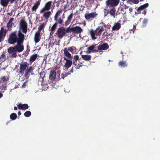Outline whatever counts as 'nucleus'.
I'll return each instance as SVG.
<instances>
[{
    "label": "nucleus",
    "mask_w": 160,
    "mask_h": 160,
    "mask_svg": "<svg viewBox=\"0 0 160 160\" xmlns=\"http://www.w3.org/2000/svg\"><path fill=\"white\" fill-rule=\"evenodd\" d=\"M7 32V30L4 28L2 27L1 28L0 32V43L3 40Z\"/></svg>",
    "instance_id": "nucleus-7"
},
{
    "label": "nucleus",
    "mask_w": 160,
    "mask_h": 160,
    "mask_svg": "<svg viewBox=\"0 0 160 160\" xmlns=\"http://www.w3.org/2000/svg\"><path fill=\"white\" fill-rule=\"evenodd\" d=\"M72 29H73V28H70V27H68V28H67L66 29V32H70L71 31H72Z\"/></svg>",
    "instance_id": "nucleus-39"
},
{
    "label": "nucleus",
    "mask_w": 160,
    "mask_h": 160,
    "mask_svg": "<svg viewBox=\"0 0 160 160\" xmlns=\"http://www.w3.org/2000/svg\"><path fill=\"white\" fill-rule=\"evenodd\" d=\"M39 4L40 3L39 2H37L33 6L32 10L33 11H36V9L38 8Z\"/></svg>",
    "instance_id": "nucleus-30"
},
{
    "label": "nucleus",
    "mask_w": 160,
    "mask_h": 160,
    "mask_svg": "<svg viewBox=\"0 0 160 160\" xmlns=\"http://www.w3.org/2000/svg\"><path fill=\"white\" fill-rule=\"evenodd\" d=\"M109 48V46L108 44L105 43L101 45H99L98 47V50H104L107 49Z\"/></svg>",
    "instance_id": "nucleus-12"
},
{
    "label": "nucleus",
    "mask_w": 160,
    "mask_h": 160,
    "mask_svg": "<svg viewBox=\"0 0 160 160\" xmlns=\"http://www.w3.org/2000/svg\"><path fill=\"white\" fill-rule=\"evenodd\" d=\"M31 114V112L30 111H27L25 112L24 115L25 117H28L30 116Z\"/></svg>",
    "instance_id": "nucleus-36"
},
{
    "label": "nucleus",
    "mask_w": 160,
    "mask_h": 160,
    "mask_svg": "<svg viewBox=\"0 0 160 160\" xmlns=\"http://www.w3.org/2000/svg\"><path fill=\"white\" fill-rule=\"evenodd\" d=\"M72 17V14H70L68 17V21H71Z\"/></svg>",
    "instance_id": "nucleus-40"
},
{
    "label": "nucleus",
    "mask_w": 160,
    "mask_h": 160,
    "mask_svg": "<svg viewBox=\"0 0 160 160\" xmlns=\"http://www.w3.org/2000/svg\"><path fill=\"white\" fill-rule=\"evenodd\" d=\"M16 0H8L9 2H11V3H12L14 1H16Z\"/></svg>",
    "instance_id": "nucleus-48"
},
{
    "label": "nucleus",
    "mask_w": 160,
    "mask_h": 160,
    "mask_svg": "<svg viewBox=\"0 0 160 160\" xmlns=\"http://www.w3.org/2000/svg\"><path fill=\"white\" fill-rule=\"evenodd\" d=\"M82 31V29L80 27L76 26L73 28L72 32H73L80 33Z\"/></svg>",
    "instance_id": "nucleus-16"
},
{
    "label": "nucleus",
    "mask_w": 160,
    "mask_h": 160,
    "mask_svg": "<svg viewBox=\"0 0 160 160\" xmlns=\"http://www.w3.org/2000/svg\"><path fill=\"white\" fill-rule=\"evenodd\" d=\"M14 21V19L13 18H11L7 24V27L9 29L11 30V27L12 24V22Z\"/></svg>",
    "instance_id": "nucleus-20"
},
{
    "label": "nucleus",
    "mask_w": 160,
    "mask_h": 160,
    "mask_svg": "<svg viewBox=\"0 0 160 160\" xmlns=\"http://www.w3.org/2000/svg\"><path fill=\"white\" fill-rule=\"evenodd\" d=\"M66 34V29L64 27L59 28L57 32V34L60 38H62L63 36Z\"/></svg>",
    "instance_id": "nucleus-5"
},
{
    "label": "nucleus",
    "mask_w": 160,
    "mask_h": 160,
    "mask_svg": "<svg viewBox=\"0 0 160 160\" xmlns=\"http://www.w3.org/2000/svg\"><path fill=\"white\" fill-rule=\"evenodd\" d=\"M61 13H62V11L61 10H59V11H58L56 13L54 17V20L55 21L57 20V18H58V17L61 14Z\"/></svg>",
    "instance_id": "nucleus-33"
},
{
    "label": "nucleus",
    "mask_w": 160,
    "mask_h": 160,
    "mask_svg": "<svg viewBox=\"0 0 160 160\" xmlns=\"http://www.w3.org/2000/svg\"><path fill=\"white\" fill-rule=\"evenodd\" d=\"M19 109H26L28 108V106L27 104H22L20 103L18 105Z\"/></svg>",
    "instance_id": "nucleus-18"
},
{
    "label": "nucleus",
    "mask_w": 160,
    "mask_h": 160,
    "mask_svg": "<svg viewBox=\"0 0 160 160\" xmlns=\"http://www.w3.org/2000/svg\"><path fill=\"white\" fill-rule=\"evenodd\" d=\"M40 12V13H43V16L46 19H48L51 14V12L50 11H44L43 12H41V10Z\"/></svg>",
    "instance_id": "nucleus-17"
},
{
    "label": "nucleus",
    "mask_w": 160,
    "mask_h": 160,
    "mask_svg": "<svg viewBox=\"0 0 160 160\" xmlns=\"http://www.w3.org/2000/svg\"><path fill=\"white\" fill-rule=\"evenodd\" d=\"M148 20L146 19H144L143 21V25H145L147 23Z\"/></svg>",
    "instance_id": "nucleus-43"
},
{
    "label": "nucleus",
    "mask_w": 160,
    "mask_h": 160,
    "mask_svg": "<svg viewBox=\"0 0 160 160\" xmlns=\"http://www.w3.org/2000/svg\"><path fill=\"white\" fill-rule=\"evenodd\" d=\"M17 117V114L15 113H12L11 114L10 116V118L12 120H15Z\"/></svg>",
    "instance_id": "nucleus-32"
},
{
    "label": "nucleus",
    "mask_w": 160,
    "mask_h": 160,
    "mask_svg": "<svg viewBox=\"0 0 160 160\" xmlns=\"http://www.w3.org/2000/svg\"><path fill=\"white\" fill-rule=\"evenodd\" d=\"M64 59L66 61L64 67L67 69L71 67L72 64V62L71 60L67 59L66 57H64Z\"/></svg>",
    "instance_id": "nucleus-11"
},
{
    "label": "nucleus",
    "mask_w": 160,
    "mask_h": 160,
    "mask_svg": "<svg viewBox=\"0 0 160 160\" xmlns=\"http://www.w3.org/2000/svg\"><path fill=\"white\" fill-rule=\"evenodd\" d=\"M79 59V57L78 55H76L74 56V59L75 61L78 60Z\"/></svg>",
    "instance_id": "nucleus-42"
},
{
    "label": "nucleus",
    "mask_w": 160,
    "mask_h": 160,
    "mask_svg": "<svg viewBox=\"0 0 160 160\" xmlns=\"http://www.w3.org/2000/svg\"><path fill=\"white\" fill-rule=\"evenodd\" d=\"M27 30V25L26 22L23 20H21L20 23L19 30L18 35H17L16 31L12 33L10 36L8 40V42L11 44H14L16 42H23L24 39V35L22 32L26 33Z\"/></svg>",
    "instance_id": "nucleus-1"
},
{
    "label": "nucleus",
    "mask_w": 160,
    "mask_h": 160,
    "mask_svg": "<svg viewBox=\"0 0 160 160\" xmlns=\"http://www.w3.org/2000/svg\"><path fill=\"white\" fill-rule=\"evenodd\" d=\"M28 66V64L26 62L22 63L20 65V72L21 73H23L24 71L26 70Z\"/></svg>",
    "instance_id": "nucleus-9"
},
{
    "label": "nucleus",
    "mask_w": 160,
    "mask_h": 160,
    "mask_svg": "<svg viewBox=\"0 0 160 160\" xmlns=\"http://www.w3.org/2000/svg\"><path fill=\"white\" fill-rule=\"evenodd\" d=\"M63 52L64 55L67 57L68 59H72V57L71 54L68 52V49L65 48L63 49Z\"/></svg>",
    "instance_id": "nucleus-15"
},
{
    "label": "nucleus",
    "mask_w": 160,
    "mask_h": 160,
    "mask_svg": "<svg viewBox=\"0 0 160 160\" xmlns=\"http://www.w3.org/2000/svg\"><path fill=\"white\" fill-rule=\"evenodd\" d=\"M121 54H123V52L122 51H121Z\"/></svg>",
    "instance_id": "nucleus-52"
},
{
    "label": "nucleus",
    "mask_w": 160,
    "mask_h": 160,
    "mask_svg": "<svg viewBox=\"0 0 160 160\" xmlns=\"http://www.w3.org/2000/svg\"><path fill=\"white\" fill-rule=\"evenodd\" d=\"M62 78L63 79H64V77H63L62 76Z\"/></svg>",
    "instance_id": "nucleus-57"
},
{
    "label": "nucleus",
    "mask_w": 160,
    "mask_h": 160,
    "mask_svg": "<svg viewBox=\"0 0 160 160\" xmlns=\"http://www.w3.org/2000/svg\"><path fill=\"white\" fill-rule=\"evenodd\" d=\"M32 70V67H31L29 68V69L28 70V72H31Z\"/></svg>",
    "instance_id": "nucleus-44"
},
{
    "label": "nucleus",
    "mask_w": 160,
    "mask_h": 160,
    "mask_svg": "<svg viewBox=\"0 0 160 160\" xmlns=\"http://www.w3.org/2000/svg\"><path fill=\"white\" fill-rule=\"evenodd\" d=\"M136 29V27L135 26H133V28L132 29V30L133 31V32H134V31Z\"/></svg>",
    "instance_id": "nucleus-46"
},
{
    "label": "nucleus",
    "mask_w": 160,
    "mask_h": 160,
    "mask_svg": "<svg viewBox=\"0 0 160 160\" xmlns=\"http://www.w3.org/2000/svg\"><path fill=\"white\" fill-rule=\"evenodd\" d=\"M17 109H18L16 107H14V110H17Z\"/></svg>",
    "instance_id": "nucleus-50"
},
{
    "label": "nucleus",
    "mask_w": 160,
    "mask_h": 160,
    "mask_svg": "<svg viewBox=\"0 0 160 160\" xmlns=\"http://www.w3.org/2000/svg\"><path fill=\"white\" fill-rule=\"evenodd\" d=\"M45 24L44 23H43L42 24L39 26V27L38 28V30L37 31H39V32H40L44 28V27L45 26Z\"/></svg>",
    "instance_id": "nucleus-35"
},
{
    "label": "nucleus",
    "mask_w": 160,
    "mask_h": 160,
    "mask_svg": "<svg viewBox=\"0 0 160 160\" xmlns=\"http://www.w3.org/2000/svg\"><path fill=\"white\" fill-rule=\"evenodd\" d=\"M149 6V4L148 3H146L144 5L140 6L138 9V10H140L144 9L147 8Z\"/></svg>",
    "instance_id": "nucleus-25"
},
{
    "label": "nucleus",
    "mask_w": 160,
    "mask_h": 160,
    "mask_svg": "<svg viewBox=\"0 0 160 160\" xmlns=\"http://www.w3.org/2000/svg\"><path fill=\"white\" fill-rule=\"evenodd\" d=\"M57 26V24H54L51 28V29L52 31H54Z\"/></svg>",
    "instance_id": "nucleus-37"
},
{
    "label": "nucleus",
    "mask_w": 160,
    "mask_h": 160,
    "mask_svg": "<svg viewBox=\"0 0 160 160\" xmlns=\"http://www.w3.org/2000/svg\"><path fill=\"white\" fill-rule=\"evenodd\" d=\"M104 25H103L102 26L98 27L95 30H91L90 34L92 39H95L96 38V36H98L100 35L102 32L104 30Z\"/></svg>",
    "instance_id": "nucleus-3"
},
{
    "label": "nucleus",
    "mask_w": 160,
    "mask_h": 160,
    "mask_svg": "<svg viewBox=\"0 0 160 160\" xmlns=\"http://www.w3.org/2000/svg\"><path fill=\"white\" fill-rule=\"evenodd\" d=\"M3 96V94L0 92V98H2Z\"/></svg>",
    "instance_id": "nucleus-49"
},
{
    "label": "nucleus",
    "mask_w": 160,
    "mask_h": 160,
    "mask_svg": "<svg viewBox=\"0 0 160 160\" xmlns=\"http://www.w3.org/2000/svg\"><path fill=\"white\" fill-rule=\"evenodd\" d=\"M58 74H60L59 72H58ZM59 77H60V75H58V78H60V77H59Z\"/></svg>",
    "instance_id": "nucleus-53"
},
{
    "label": "nucleus",
    "mask_w": 160,
    "mask_h": 160,
    "mask_svg": "<svg viewBox=\"0 0 160 160\" xmlns=\"http://www.w3.org/2000/svg\"><path fill=\"white\" fill-rule=\"evenodd\" d=\"M18 115H21V113L20 112H18Z\"/></svg>",
    "instance_id": "nucleus-51"
},
{
    "label": "nucleus",
    "mask_w": 160,
    "mask_h": 160,
    "mask_svg": "<svg viewBox=\"0 0 160 160\" xmlns=\"http://www.w3.org/2000/svg\"><path fill=\"white\" fill-rule=\"evenodd\" d=\"M52 2L51 1H49L47 2L44 7L41 9V12H43L44 11L49 10L51 7Z\"/></svg>",
    "instance_id": "nucleus-10"
},
{
    "label": "nucleus",
    "mask_w": 160,
    "mask_h": 160,
    "mask_svg": "<svg viewBox=\"0 0 160 160\" xmlns=\"http://www.w3.org/2000/svg\"><path fill=\"white\" fill-rule=\"evenodd\" d=\"M37 57V54L33 55L31 56L30 61L31 62H34Z\"/></svg>",
    "instance_id": "nucleus-31"
},
{
    "label": "nucleus",
    "mask_w": 160,
    "mask_h": 160,
    "mask_svg": "<svg viewBox=\"0 0 160 160\" xmlns=\"http://www.w3.org/2000/svg\"><path fill=\"white\" fill-rule=\"evenodd\" d=\"M119 2V0H108L106 3L108 5L112 7H115L118 5Z\"/></svg>",
    "instance_id": "nucleus-6"
},
{
    "label": "nucleus",
    "mask_w": 160,
    "mask_h": 160,
    "mask_svg": "<svg viewBox=\"0 0 160 160\" xmlns=\"http://www.w3.org/2000/svg\"><path fill=\"white\" fill-rule=\"evenodd\" d=\"M98 51V47H96V45L90 46L87 48V52L88 53L97 52Z\"/></svg>",
    "instance_id": "nucleus-8"
},
{
    "label": "nucleus",
    "mask_w": 160,
    "mask_h": 160,
    "mask_svg": "<svg viewBox=\"0 0 160 160\" xmlns=\"http://www.w3.org/2000/svg\"><path fill=\"white\" fill-rule=\"evenodd\" d=\"M120 7L118 9V10H119L120 9H121V10L122 11L123 8H128V6H126V5L123 4V3H120Z\"/></svg>",
    "instance_id": "nucleus-34"
},
{
    "label": "nucleus",
    "mask_w": 160,
    "mask_h": 160,
    "mask_svg": "<svg viewBox=\"0 0 160 160\" xmlns=\"http://www.w3.org/2000/svg\"><path fill=\"white\" fill-rule=\"evenodd\" d=\"M57 21L58 23L59 24H61L63 22L61 18H59L58 20L57 19Z\"/></svg>",
    "instance_id": "nucleus-41"
},
{
    "label": "nucleus",
    "mask_w": 160,
    "mask_h": 160,
    "mask_svg": "<svg viewBox=\"0 0 160 160\" xmlns=\"http://www.w3.org/2000/svg\"><path fill=\"white\" fill-rule=\"evenodd\" d=\"M97 15L95 12H92L91 13H87L85 15V18L87 20H91L96 18Z\"/></svg>",
    "instance_id": "nucleus-4"
},
{
    "label": "nucleus",
    "mask_w": 160,
    "mask_h": 160,
    "mask_svg": "<svg viewBox=\"0 0 160 160\" xmlns=\"http://www.w3.org/2000/svg\"><path fill=\"white\" fill-rule=\"evenodd\" d=\"M116 10L114 8H112L109 11L110 13L111 16H113L114 18H115V13Z\"/></svg>",
    "instance_id": "nucleus-28"
},
{
    "label": "nucleus",
    "mask_w": 160,
    "mask_h": 160,
    "mask_svg": "<svg viewBox=\"0 0 160 160\" xmlns=\"http://www.w3.org/2000/svg\"><path fill=\"white\" fill-rule=\"evenodd\" d=\"M8 80V77L3 76L0 78V82L3 83H6L7 81Z\"/></svg>",
    "instance_id": "nucleus-22"
},
{
    "label": "nucleus",
    "mask_w": 160,
    "mask_h": 160,
    "mask_svg": "<svg viewBox=\"0 0 160 160\" xmlns=\"http://www.w3.org/2000/svg\"><path fill=\"white\" fill-rule=\"evenodd\" d=\"M121 27V24L119 22L115 23L112 28V30L117 31L119 30Z\"/></svg>",
    "instance_id": "nucleus-13"
},
{
    "label": "nucleus",
    "mask_w": 160,
    "mask_h": 160,
    "mask_svg": "<svg viewBox=\"0 0 160 160\" xmlns=\"http://www.w3.org/2000/svg\"><path fill=\"white\" fill-rule=\"evenodd\" d=\"M144 0H140V1H143Z\"/></svg>",
    "instance_id": "nucleus-56"
},
{
    "label": "nucleus",
    "mask_w": 160,
    "mask_h": 160,
    "mask_svg": "<svg viewBox=\"0 0 160 160\" xmlns=\"http://www.w3.org/2000/svg\"><path fill=\"white\" fill-rule=\"evenodd\" d=\"M6 83H3L0 82V89L5 90H6Z\"/></svg>",
    "instance_id": "nucleus-24"
},
{
    "label": "nucleus",
    "mask_w": 160,
    "mask_h": 160,
    "mask_svg": "<svg viewBox=\"0 0 160 160\" xmlns=\"http://www.w3.org/2000/svg\"><path fill=\"white\" fill-rule=\"evenodd\" d=\"M0 1L1 4L4 7L7 6L9 2L8 0H0Z\"/></svg>",
    "instance_id": "nucleus-23"
},
{
    "label": "nucleus",
    "mask_w": 160,
    "mask_h": 160,
    "mask_svg": "<svg viewBox=\"0 0 160 160\" xmlns=\"http://www.w3.org/2000/svg\"><path fill=\"white\" fill-rule=\"evenodd\" d=\"M22 42L17 43V45L13 47H10L8 49V51L9 53H12V56L16 57L17 56L16 52H21L24 49V47L22 43Z\"/></svg>",
    "instance_id": "nucleus-2"
},
{
    "label": "nucleus",
    "mask_w": 160,
    "mask_h": 160,
    "mask_svg": "<svg viewBox=\"0 0 160 160\" xmlns=\"http://www.w3.org/2000/svg\"><path fill=\"white\" fill-rule=\"evenodd\" d=\"M68 50L69 52H72V53H73L75 52L76 48L75 47H72L68 48Z\"/></svg>",
    "instance_id": "nucleus-29"
},
{
    "label": "nucleus",
    "mask_w": 160,
    "mask_h": 160,
    "mask_svg": "<svg viewBox=\"0 0 160 160\" xmlns=\"http://www.w3.org/2000/svg\"><path fill=\"white\" fill-rule=\"evenodd\" d=\"M56 73L54 71H51L49 75V78L52 80H54L56 77Z\"/></svg>",
    "instance_id": "nucleus-19"
},
{
    "label": "nucleus",
    "mask_w": 160,
    "mask_h": 160,
    "mask_svg": "<svg viewBox=\"0 0 160 160\" xmlns=\"http://www.w3.org/2000/svg\"><path fill=\"white\" fill-rule=\"evenodd\" d=\"M40 34V32L39 31L36 32L34 37V40L36 43H37L40 41L41 36Z\"/></svg>",
    "instance_id": "nucleus-14"
},
{
    "label": "nucleus",
    "mask_w": 160,
    "mask_h": 160,
    "mask_svg": "<svg viewBox=\"0 0 160 160\" xmlns=\"http://www.w3.org/2000/svg\"><path fill=\"white\" fill-rule=\"evenodd\" d=\"M122 0V1H125V0Z\"/></svg>",
    "instance_id": "nucleus-58"
},
{
    "label": "nucleus",
    "mask_w": 160,
    "mask_h": 160,
    "mask_svg": "<svg viewBox=\"0 0 160 160\" xmlns=\"http://www.w3.org/2000/svg\"><path fill=\"white\" fill-rule=\"evenodd\" d=\"M129 1L133 3L137 4L139 2V0H129Z\"/></svg>",
    "instance_id": "nucleus-38"
},
{
    "label": "nucleus",
    "mask_w": 160,
    "mask_h": 160,
    "mask_svg": "<svg viewBox=\"0 0 160 160\" xmlns=\"http://www.w3.org/2000/svg\"><path fill=\"white\" fill-rule=\"evenodd\" d=\"M82 58L83 59L88 61L91 59V56L89 55H84L82 56Z\"/></svg>",
    "instance_id": "nucleus-21"
},
{
    "label": "nucleus",
    "mask_w": 160,
    "mask_h": 160,
    "mask_svg": "<svg viewBox=\"0 0 160 160\" xmlns=\"http://www.w3.org/2000/svg\"><path fill=\"white\" fill-rule=\"evenodd\" d=\"M119 66L120 67L124 68L127 66V64L126 62L124 61H120L119 62Z\"/></svg>",
    "instance_id": "nucleus-26"
},
{
    "label": "nucleus",
    "mask_w": 160,
    "mask_h": 160,
    "mask_svg": "<svg viewBox=\"0 0 160 160\" xmlns=\"http://www.w3.org/2000/svg\"><path fill=\"white\" fill-rule=\"evenodd\" d=\"M121 39H122V38H123V37H122V36H121Z\"/></svg>",
    "instance_id": "nucleus-55"
},
{
    "label": "nucleus",
    "mask_w": 160,
    "mask_h": 160,
    "mask_svg": "<svg viewBox=\"0 0 160 160\" xmlns=\"http://www.w3.org/2000/svg\"><path fill=\"white\" fill-rule=\"evenodd\" d=\"M26 85V83L24 82L22 85V87H24Z\"/></svg>",
    "instance_id": "nucleus-47"
},
{
    "label": "nucleus",
    "mask_w": 160,
    "mask_h": 160,
    "mask_svg": "<svg viewBox=\"0 0 160 160\" xmlns=\"http://www.w3.org/2000/svg\"><path fill=\"white\" fill-rule=\"evenodd\" d=\"M129 11L130 12H131L133 11V9L132 8H130L129 9Z\"/></svg>",
    "instance_id": "nucleus-45"
},
{
    "label": "nucleus",
    "mask_w": 160,
    "mask_h": 160,
    "mask_svg": "<svg viewBox=\"0 0 160 160\" xmlns=\"http://www.w3.org/2000/svg\"><path fill=\"white\" fill-rule=\"evenodd\" d=\"M6 58L5 53H3L0 56V62L1 63L4 61Z\"/></svg>",
    "instance_id": "nucleus-27"
},
{
    "label": "nucleus",
    "mask_w": 160,
    "mask_h": 160,
    "mask_svg": "<svg viewBox=\"0 0 160 160\" xmlns=\"http://www.w3.org/2000/svg\"><path fill=\"white\" fill-rule=\"evenodd\" d=\"M53 31H52L51 32V34H52V33H53Z\"/></svg>",
    "instance_id": "nucleus-54"
}]
</instances>
